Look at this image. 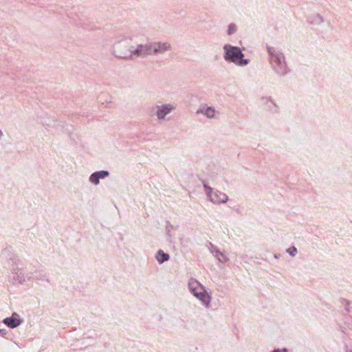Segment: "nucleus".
I'll use <instances>...</instances> for the list:
<instances>
[{"mask_svg": "<svg viewBox=\"0 0 352 352\" xmlns=\"http://www.w3.org/2000/svg\"><path fill=\"white\" fill-rule=\"evenodd\" d=\"M170 49V45L166 43H158L149 45H140L134 52L138 56H147L153 54H162Z\"/></svg>", "mask_w": 352, "mask_h": 352, "instance_id": "f257e3e1", "label": "nucleus"}, {"mask_svg": "<svg viewBox=\"0 0 352 352\" xmlns=\"http://www.w3.org/2000/svg\"><path fill=\"white\" fill-rule=\"evenodd\" d=\"M189 289L191 292L204 305L208 306L210 301V296L205 292L202 285L196 280L191 279L188 283Z\"/></svg>", "mask_w": 352, "mask_h": 352, "instance_id": "f03ea898", "label": "nucleus"}, {"mask_svg": "<svg viewBox=\"0 0 352 352\" xmlns=\"http://www.w3.org/2000/svg\"><path fill=\"white\" fill-rule=\"evenodd\" d=\"M226 50L225 58L230 60L239 65H245L248 63V60L243 59V54L241 50L236 47H225Z\"/></svg>", "mask_w": 352, "mask_h": 352, "instance_id": "7ed1b4c3", "label": "nucleus"}, {"mask_svg": "<svg viewBox=\"0 0 352 352\" xmlns=\"http://www.w3.org/2000/svg\"><path fill=\"white\" fill-rule=\"evenodd\" d=\"M210 200L214 204L225 203L228 200V196L222 192H210L209 195Z\"/></svg>", "mask_w": 352, "mask_h": 352, "instance_id": "20e7f679", "label": "nucleus"}, {"mask_svg": "<svg viewBox=\"0 0 352 352\" xmlns=\"http://www.w3.org/2000/svg\"><path fill=\"white\" fill-rule=\"evenodd\" d=\"M16 316V314H14L11 317L5 318L3 322L11 328L16 327L21 323L20 320L17 318Z\"/></svg>", "mask_w": 352, "mask_h": 352, "instance_id": "39448f33", "label": "nucleus"}, {"mask_svg": "<svg viewBox=\"0 0 352 352\" xmlns=\"http://www.w3.org/2000/svg\"><path fill=\"white\" fill-rule=\"evenodd\" d=\"M172 109H173V107L170 104L160 107L157 112V117L160 119L164 118Z\"/></svg>", "mask_w": 352, "mask_h": 352, "instance_id": "423d86ee", "label": "nucleus"}, {"mask_svg": "<svg viewBox=\"0 0 352 352\" xmlns=\"http://www.w3.org/2000/svg\"><path fill=\"white\" fill-rule=\"evenodd\" d=\"M156 258L160 263H163L169 259V255L165 254L162 250H159Z\"/></svg>", "mask_w": 352, "mask_h": 352, "instance_id": "0eeeda50", "label": "nucleus"}, {"mask_svg": "<svg viewBox=\"0 0 352 352\" xmlns=\"http://www.w3.org/2000/svg\"><path fill=\"white\" fill-rule=\"evenodd\" d=\"M99 176H98V174H96V173H93L91 176H90V182L93 184H98V182H99Z\"/></svg>", "mask_w": 352, "mask_h": 352, "instance_id": "6e6552de", "label": "nucleus"}, {"mask_svg": "<svg viewBox=\"0 0 352 352\" xmlns=\"http://www.w3.org/2000/svg\"><path fill=\"white\" fill-rule=\"evenodd\" d=\"M215 111L214 109H212L210 107L208 108L206 111V115L208 118H213L214 116Z\"/></svg>", "mask_w": 352, "mask_h": 352, "instance_id": "1a4fd4ad", "label": "nucleus"}, {"mask_svg": "<svg viewBox=\"0 0 352 352\" xmlns=\"http://www.w3.org/2000/svg\"><path fill=\"white\" fill-rule=\"evenodd\" d=\"M96 174H98L99 178H104L106 176L109 175V173L107 171H100L97 172Z\"/></svg>", "mask_w": 352, "mask_h": 352, "instance_id": "9d476101", "label": "nucleus"}, {"mask_svg": "<svg viewBox=\"0 0 352 352\" xmlns=\"http://www.w3.org/2000/svg\"><path fill=\"white\" fill-rule=\"evenodd\" d=\"M234 32H235V26H234V25L230 24L228 26V34L229 35H230V34H233Z\"/></svg>", "mask_w": 352, "mask_h": 352, "instance_id": "9b49d317", "label": "nucleus"}, {"mask_svg": "<svg viewBox=\"0 0 352 352\" xmlns=\"http://www.w3.org/2000/svg\"><path fill=\"white\" fill-rule=\"evenodd\" d=\"M287 252L289 253L291 255L294 256L296 254V252H297L296 248L295 247H292L291 248H289Z\"/></svg>", "mask_w": 352, "mask_h": 352, "instance_id": "f8f14e48", "label": "nucleus"}, {"mask_svg": "<svg viewBox=\"0 0 352 352\" xmlns=\"http://www.w3.org/2000/svg\"><path fill=\"white\" fill-rule=\"evenodd\" d=\"M274 352H286V350L285 349H284V350H276Z\"/></svg>", "mask_w": 352, "mask_h": 352, "instance_id": "ddd939ff", "label": "nucleus"}, {"mask_svg": "<svg viewBox=\"0 0 352 352\" xmlns=\"http://www.w3.org/2000/svg\"><path fill=\"white\" fill-rule=\"evenodd\" d=\"M1 135H2V133H1V131H0V136H1Z\"/></svg>", "mask_w": 352, "mask_h": 352, "instance_id": "4468645a", "label": "nucleus"}]
</instances>
